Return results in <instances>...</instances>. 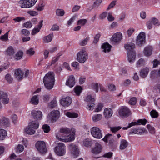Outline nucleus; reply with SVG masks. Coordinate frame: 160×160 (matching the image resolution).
Wrapping results in <instances>:
<instances>
[{
    "label": "nucleus",
    "mask_w": 160,
    "mask_h": 160,
    "mask_svg": "<svg viewBox=\"0 0 160 160\" xmlns=\"http://www.w3.org/2000/svg\"><path fill=\"white\" fill-rule=\"evenodd\" d=\"M60 131L62 137L65 138L64 139L62 138L57 135L56 137L58 140L64 142H71L74 139V130H72V132L71 133V131L69 129L67 128H62L60 129Z\"/></svg>",
    "instance_id": "nucleus-1"
},
{
    "label": "nucleus",
    "mask_w": 160,
    "mask_h": 160,
    "mask_svg": "<svg viewBox=\"0 0 160 160\" xmlns=\"http://www.w3.org/2000/svg\"><path fill=\"white\" fill-rule=\"evenodd\" d=\"M54 74L53 72H49L43 78V82L46 89L48 90L52 89L54 84Z\"/></svg>",
    "instance_id": "nucleus-2"
},
{
    "label": "nucleus",
    "mask_w": 160,
    "mask_h": 160,
    "mask_svg": "<svg viewBox=\"0 0 160 160\" xmlns=\"http://www.w3.org/2000/svg\"><path fill=\"white\" fill-rule=\"evenodd\" d=\"M36 2L35 0H20L18 3L22 8H28L32 7Z\"/></svg>",
    "instance_id": "nucleus-3"
},
{
    "label": "nucleus",
    "mask_w": 160,
    "mask_h": 160,
    "mask_svg": "<svg viewBox=\"0 0 160 160\" xmlns=\"http://www.w3.org/2000/svg\"><path fill=\"white\" fill-rule=\"evenodd\" d=\"M65 147L64 144L62 143H59L58 144V146L55 148L54 152L58 156H63L66 152Z\"/></svg>",
    "instance_id": "nucleus-4"
},
{
    "label": "nucleus",
    "mask_w": 160,
    "mask_h": 160,
    "mask_svg": "<svg viewBox=\"0 0 160 160\" xmlns=\"http://www.w3.org/2000/svg\"><path fill=\"white\" fill-rule=\"evenodd\" d=\"M88 58V54L86 51H80L77 54V60L81 63H83Z\"/></svg>",
    "instance_id": "nucleus-5"
},
{
    "label": "nucleus",
    "mask_w": 160,
    "mask_h": 160,
    "mask_svg": "<svg viewBox=\"0 0 160 160\" xmlns=\"http://www.w3.org/2000/svg\"><path fill=\"white\" fill-rule=\"evenodd\" d=\"M118 113L119 115L122 118H127L132 114L129 109L125 106L121 107L119 109Z\"/></svg>",
    "instance_id": "nucleus-6"
},
{
    "label": "nucleus",
    "mask_w": 160,
    "mask_h": 160,
    "mask_svg": "<svg viewBox=\"0 0 160 160\" xmlns=\"http://www.w3.org/2000/svg\"><path fill=\"white\" fill-rule=\"evenodd\" d=\"M145 35L143 32H141L138 35L136 40V44L139 47H142L145 42Z\"/></svg>",
    "instance_id": "nucleus-7"
},
{
    "label": "nucleus",
    "mask_w": 160,
    "mask_h": 160,
    "mask_svg": "<svg viewBox=\"0 0 160 160\" xmlns=\"http://www.w3.org/2000/svg\"><path fill=\"white\" fill-rule=\"evenodd\" d=\"M95 99L92 98V96L89 95L87 96L86 101L88 103L86 108L89 110H93L95 107V105L94 103Z\"/></svg>",
    "instance_id": "nucleus-8"
},
{
    "label": "nucleus",
    "mask_w": 160,
    "mask_h": 160,
    "mask_svg": "<svg viewBox=\"0 0 160 160\" xmlns=\"http://www.w3.org/2000/svg\"><path fill=\"white\" fill-rule=\"evenodd\" d=\"M91 133L92 136L97 139H101L102 137V134L100 129L97 127H92L91 130Z\"/></svg>",
    "instance_id": "nucleus-9"
},
{
    "label": "nucleus",
    "mask_w": 160,
    "mask_h": 160,
    "mask_svg": "<svg viewBox=\"0 0 160 160\" xmlns=\"http://www.w3.org/2000/svg\"><path fill=\"white\" fill-rule=\"evenodd\" d=\"M35 146L37 149L41 153H44L46 152L47 149L44 142L38 141L36 143Z\"/></svg>",
    "instance_id": "nucleus-10"
},
{
    "label": "nucleus",
    "mask_w": 160,
    "mask_h": 160,
    "mask_svg": "<svg viewBox=\"0 0 160 160\" xmlns=\"http://www.w3.org/2000/svg\"><path fill=\"white\" fill-rule=\"evenodd\" d=\"M122 39V35L121 33L117 32L112 36L111 40L112 44H118L120 43Z\"/></svg>",
    "instance_id": "nucleus-11"
},
{
    "label": "nucleus",
    "mask_w": 160,
    "mask_h": 160,
    "mask_svg": "<svg viewBox=\"0 0 160 160\" xmlns=\"http://www.w3.org/2000/svg\"><path fill=\"white\" fill-rule=\"evenodd\" d=\"M60 112L58 110L52 111L48 114L49 119L52 122H56L59 117Z\"/></svg>",
    "instance_id": "nucleus-12"
},
{
    "label": "nucleus",
    "mask_w": 160,
    "mask_h": 160,
    "mask_svg": "<svg viewBox=\"0 0 160 160\" xmlns=\"http://www.w3.org/2000/svg\"><path fill=\"white\" fill-rule=\"evenodd\" d=\"M69 147L71 153L74 158L79 156V151L78 146L75 144H71L69 145Z\"/></svg>",
    "instance_id": "nucleus-13"
},
{
    "label": "nucleus",
    "mask_w": 160,
    "mask_h": 160,
    "mask_svg": "<svg viewBox=\"0 0 160 160\" xmlns=\"http://www.w3.org/2000/svg\"><path fill=\"white\" fill-rule=\"evenodd\" d=\"M9 98L6 92L3 91H0V101L4 104H8L9 102Z\"/></svg>",
    "instance_id": "nucleus-14"
},
{
    "label": "nucleus",
    "mask_w": 160,
    "mask_h": 160,
    "mask_svg": "<svg viewBox=\"0 0 160 160\" xmlns=\"http://www.w3.org/2000/svg\"><path fill=\"white\" fill-rule=\"evenodd\" d=\"M160 24L157 19L153 18L148 21L147 24V26L148 29H150L152 28L153 25H159Z\"/></svg>",
    "instance_id": "nucleus-15"
},
{
    "label": "nucleus",
    "mask_w": 160,
    "mask_h": 160,
    "mask_svg": "<svg viewBox=\"0 0 160 160\" xmlns=\"http://www.w3.org/2000/svg\"><path fill=\"white\" fill-rule=\"evenodd\" d=\"M102 149L101 145L98 142L95 143L94 148L92 149V152L94 154H97L100 153Z\"/></svg>",
    "instance_id": "nucleus-16"
},
{
    "label": "nucleus",
    "mask_w": 160,
    "mask_h": 160,
    "mask_svg": "<svg viewBox=\"0 0 160 160\" xmlns=\"http://www.w3.org/2000/svg\"><path fill=\"white\" fill-rule=\"evenodd\" d=\"M60 102L62 106L64 107H68L71 103L72 100L70 97H67L61 100Z\"/></svg>",
    "instance_id": "nucleus-17"
},
{
    "label": "nucleus",
    "mask_w": 160,
    "mask_h": 160,
    "mask_svg": "<svg viewBox=\"0 0 160 160\" xmlns=\"http://www.w3.org/2000/svg\"><path fill=\"white\" fill-rule=\"evenodd\" d=\"M31 115L34 119L40 120L42 119V114L40 111L33 110L31 112Z\"/></svg>",
    "instance_id": "nucleus-18"
},
{
    "label": "nucleus",
    "mask_w": 160,
    "mask_h": 160,
    "mask_svg": "<svg viewBox=\"0 0 160 160\" xmlns=\"http://www.w3.org/2000/svg\"><path fill=\"white\" fill-rule=\"evenodd\" d=\"M136 52L135 51H128V60L130 62H133L135 60Z\"/></svg>",
    "instance_id": "nucleus-19"
},
{
    "label": "nucleus",
    "mask_w": 160,
    "mask_h": 160,
    "mask_svg": "<svg viewBox=\"0 0 160 160\" xmlns=\"http://www.w3.org/2000/svg\"><path fill=\"white\" fill-rule=\"evenodd\" d=\"M75 78L73 75L70 76L66 82V85L70 88H72L75 84Z\"/></svg>",
    "instance_id": "nucleus-20"
},
{
    "label": "nucleus",
    "mask_w": 160,
    "mask_h": 160,
    "mask_svg": "<svg viewBox=\"0 0 160 160\" xmlns=\"http://www.w3.org/2000/svg\"><path fill=\"white\" fill-rule=\"evenodd\" d=\"M15 75L17 79L21 80L23 78L24 72L21 70L20 69H17L15 72Z\"/></svg>",
    "instance_id": "nucleus-21"
},
{
    "label": "nucleus",
    "mask_w": 160,
    "mask_h": 160,
    "mask_svg": "<svg viewBox=\"0 0 160 160\" xmlns=\"http://www.w3.org/2000/svg\"><path fill=\"white\" fill-rule=\"evenodd\" d=\"M113 114V111L112 109L110 108H107L105 109L103 115L105 118H109L111 117Z\"/></svg>",
    "instance_id": "nucleus-22"
},
{
    "label": "nucleus",
    "mask_w": 160,
    "mask_h": 160,
    "mask_svg": "<svg viewBox=\"0 0 160 160\" xmlns=\"http://www.w3.org/2000/svg\"><path fill=\"white\" fill-rule=\"evenodd\" d=\"M43 22V21L42 20L40 21L39 22L38 25V27L35 28L33 29L32 32V35H34L39 32L40 29L42 26Z\"/></svg>",
    "instance_id": "nucleus-23"
},
{
    "label": "nucleus",
    "mask_w": 160,
    "mask_h": 160,
    "mask_svg": "<svg viewBox=\"0 0 160 160\" xmlns=\"http://www.w3.org/2000/svg\"><path fill=\"white\" fill-rule=\"evenodd\" d=\"M135 45L132 42H128L125 44L124 47L127 50H133L135 48Z\"/></svg>",
    "instance_id": "nucleus-24"
},
{
    "label": "nucleus",
    "mask_w": 160,
    "mask_h": 160,
    "mask_svg": "<svg viewBox=\"0 0 160 160\" xmlns=\"http://www.w3.org/2000/svg\"><path fill=\"white\" fill-rule=\"evenodd\" d=\"M28 125L32 128L37 129L39 126V123L37 121H33L29 122Z\"/></svg>",
    "instance_id": "nucleus-25"
},
{
    "label": "nucleus",
    "mask_w": 160,
    "mask_h": 160,
    "mask_svg": "<svg viewBox=\"0 0 160 160\" xmlns=\"http://www.w3.org/2000/svg\"><path fill=\"white\" fill-rule=\"evenodd\" d=\"M23 55V52L22 51H18L15 54L14 58L15 60L18 61L21 59Z\"/></svg>",
    "instance_id": "nucleus-26"
},
{
    "label": "nucleus",
    "mask_w": 160,
    "mask_h": 160,
    "mask_svg": "<svg viewBox=\"0 0 160 160\" xmlns=\"http://www.w3.org/2000/svg\"><path fill=\"white\" fill-rule=\"evenodd\" d=\"M149 71V68H145L141 70L140 76L142 78H145L147 76Z\"/></svg>",
    "instance_id": "nucleus-27"
},
{
    "label": "nucleus",
    "mask_w": 160,
    "mask_h": 160,
    "mask_svg": "<svg viewBox=\"0 0 160 160\" xmlns=\"http://www.w3.org/2000/svg\"><path fill=\"white\" fill-rule=\"evenodd\" d=\"M155 77H160V68L156 70H154L150 73V77L152 78Z\"/></svg>",
    "instance_id": "nucleus-28"
},
{
    "label": "nucleus",
    "mask_w": 160,
    "mask_h": 160,
    "mask_svg": "<svg viewBox=\"0 0 160 160\" xmlns=\"http://www.w3.org/2000/svg\"><path fill=\"white\" fill-rule=\"evenodd\" d=\"M128 143L125 139H122L120 141V149L121 150H123L126 148L128 146Z\"/></svg>",
    "instance_id": "nucleus-29"
},
{
    "label": "nucleus",
    "mask_w": 160,
    "mask_h": 160,
    "mask_svg": "<svg viewBox=\"0 0 160 160\" xmlns=\"http://www.w3.org/2000/svg\"><path fill=\"white\" fill-rule=\"evenodd\" d=\"M65 115L70 118H75L78 117V114L75 112H65Z\"/></svg>",
    "instance_id": "nucleus-30"
},
{
    "label": "nucleus",
    "mask_w": 160,
    "mask_h": 160,
    "mask_svg": "<svg viewBox=\"0 0 160 160\" xmlns=\"http://www.w3.org/2000/svg\"><path fill=\"white\" fill-rule=\"evenodd\" d=\"M90 39V37L87 36L86 38L79 41V45L81 46H84L86 45L89 41Z\"/></svg>",
    "instance_id": "nucleus-31"
},
{
    "label": "nucleus",
    "mask_w": 160,
    "mask_h": 160,
    "mask_svg": "<svg viewBox=\"0 0 160 160\" xmlns=\"http://www.w3.org/2000/svg\"><path fill=\"white\" fill-rule=\"evenodd\" d=\"M53 36L52 33H50L47 36L43 38V42H49L52 40Z\"/></svg>",
    "instance_id": "nucleus-32"
},
{
    "label": "nucleus",
    "mask_w": 160,
    "mask_h": 160,
    "mask_svg": "<svg viewBox=\"0 0 160 160\" xmlns=\"http://www.w3.org/2000/svg\"><path fill=\"white\" fill-rule=\"evenodd\" d=\"M30 103L34 105H37L39 103L38 95H35L32 98L30 101Z\"/></svg>",
    "instance_id": "nucleus-33"
},
{
    "label": "nucleus",
    "mask_w": 160,
    "mask_h": 160,
    "mask_svg": "<svg viewBox=\"0 0 160 160\" xmlns=\"http://www.w3.org/2000/svg\"><path fill=\"white\" fill-rule=\"evenodd\" d=\"M24 132L27 134L30 135L34 134L35 132V131L32 129V127H29V125H28V127H26L25 128Z\"/></svg>",
    "instance_id": "nucleus-34"
},
{
    "label": "nucleus",
    "mask_w": 160,
    "mask_h": 160,
    "mask_svg": "<svg viewBox=\"0 0 160 160\" xmlns=\"http://www.w3.org/2000/svg\"><path fill=\"white\" fill-rule=\"evenodd\" d=\"M57 104V101L55 100H52L48 104V107L52 109L56 107Z\"/></svg>",
    "instance_id": "nucleus-35"
},
{
    "label": "nucleus",
    "mask_w": 160,
    "mask_h": 160,
    "mask_svg": "<svg viewBox=\"0 0 160 160\" xmlns=\"http://www.w3.org/2000/svg\"><path fill=\"white\" fill-rule=\"evenodd\" d=\"M112 47V46L107 42L103 43L101 46L103 50H111Z\"/></svg>",
    "instance_id": "nucleus-36"
},
{
    "label": "nucleus",
    "mask_w": 160,
    "mask_h": 160,
    "mask_svg": "<svg viewBox=\"0 0 160 160\" xmlns=\"http://www.w3.org/2000/svg\"><path fill=\"white\" fill-rule=\"evenodd\" d=\"M7 135V132L6 131L3 129H0V140H3Z\"/></svg>",
    "instance_id": "nucleus-37"
},
{
    "label": "nucleus",
    "mask_w": 160,
    "mask_h": 160,
    "mask_svg": "<svg viewBox=\"0 0 160 160\" xmlns=\"http://www.w3.org/2000/svg\"><path fill=\"white\" fill-rule=\"evenodd\" d=\"M56 15L59 17H62L65 14V12L62 9H57L56 10Z\"/></svg>",
    "instance_id": "nucleus-38"
},
{
    "label": "nucleus",
    "mask_w": 160,
    "mask_h": 160,
    "mask_svg": "<svg viewBox=\"0 0 160 160\" xmlns=\"http://www.w3.org/2000/svg\"><path fill=\"white\" fill-rule=\"evenodd\" d=\"M102 118L101 114H97L94 115L92 117V120L94 122H96L100 120Z\"/></svg>",
    "instance_id": "nucleus-39"
},
{
    "label": "nucleus",
    "mask_w": 160,
    "mask_h": 160,
    "mask_svg": "<svg viewBox=\"0 0 160 160\" xmlns=\"http://www.w3.org/2000/svg\"><path fill=\"white\" fill-rule=\"evenodd\" d=\"M145 62V60L143 59L142 58H140L137 62L136 64V67L137 68H138L141 66H143L144 65Z\"/></svg>",
    "instance_id": "nucleus-40"
},
{
    "label": "nucleus",
    "mask_w": 160,
    "mask_h": 160,
    "mask_svg": "<svg viewBox=\"0 0 160 160\" xmlns=\"http://www.w3.org/2000/svg\"><path fill=\"white\" fill-rule=\"evenodd\" d=\"M83 144L86 147H91L92 144V141L88 139H86L83 141Z\"/></svg>",
    "instance_id": "nucleus-41"
},
{
    "label": "nucleus",
    "mask_w": 160,
    "mask_h": 160,
    "mask_svg": "<svg viewBox=\"0 0 160 160\" xmlns=\"http://www.w3.org/2000/svg\"><path fill=\"white\" fill-rule=\"evenodd\" d=\"M82 90V87L81 86H78L74 88V92L78 96L80 95Z\"/></svg>",
    "instance_id": "nucleus-42"
},
{
    "label": "nucleus",
    "mask_w": 160,
    "mask_h": 160,
    "mask_svg": "<svg viewBox=\"0 0 160 160\" xmlns=\"http://www.w3.org/2000/svg\"><path fill=\"white\" fill-rule=\"evenodd\" d=\"M87 22V20L85 19H83L79 20L78 21L77 23V25H80L81 26L84 25Z\"/></svg>",
    "instance_id": "nucleus-43"
},
{
    "label": "nucleus",
    "mask_w": 160,
    "mask_h": 160,
    "mask_svg": "<svg viewBox=\"0 0 160 160\" xmlns=\"http://www.w3.org/2000/svg\"><path fill=\"white\" fill-rule=\"evenodd\" d=\"M2 124L5 126L8 127L10 125V121L8 119L4 118L2 120Z\"/></svg>",
    "instance_id": "nucleus-44"
},
{
    "label": "nucleus",
    "mask_w": 160,
    "mask_h": 160,
    "mask_svg": "<svg viewBox=\"0 0 160 160\" xmlns=\"http://www.w3.org/2000/svg\"><path fill=\"white\" fill-rule=\"evenodd\" d=\"M44 6L45 4L43 3L42 2L38 5V6L36 7V9L39 11H42L44 9Z\"/></svg>",
    "instance_id": "nucleus-45"
},
{
    "label": "nucleus",
    "mask_w": 160,
    "mask_h": 160,
    "mask_svg": "<svg viewBox=\"0 0 160 160\" xmlns=\"http://www.w3.org/2000/svg\"><path fill=\"white\" fill-rule=\"evenodd\" d=\"M42 128L43 131L46 133H48L50 130L49 126L47 124L43 125L42 127Z\"/></svg>",
    "instance_id": "nucleus-46"
},
{
    "label": "nucleus",
    "mask_w": 160,
    "mask_h": 160,
    "mask_svg": "<svg viewBox=\"0 0 160 160\" xmlns=\"http://www.w3.org/2000/svg\"><path fill=\"white\" fill-rule=\"evenodd\" d=\"M24 148L23 146L22 145L19 144L16 148V151L17 152H20L23 151Z\"/></svg>",
    "instance_id": "nucleus-47"
},
{
    "label": "nucleus",
    "mask_w": 160,
    "mask_h": 160,
    "mask_svg": "<svg viewBox=\"0 0 160 160\" xmlns=\"http://www.w3.org/2000/svg\"><path fill=\"white\" fill-rule=\"evenodd\" d=\"M8 32H7L4 35H2L0 37V39L3 41H6L8 40Z\"/></svg>",
    "instance_id": "nucleus-48"
},
{
    "label": "nucleus",
    "mask_w": 160,
    "mask_h": 160,
    "mask_svg": "<svg viewBox=\"0 0 160 160\" xmlns=\"http://www.w3.org/2000/svg\"><path fill=\"white\" fill-rule=\"evenodd\" d=\"M5 78L8 83H11L13 80V78L11 77V75L9 74L6 75Z\"/></svg>",
    "instance_id": "nucleus-49"
},
{
    "label": "nucleus",
    "mask_w": 160,
    "mask_h": 160,
    "mask_svg": "<svg viewBox=\"0 0 160 160\" xmlns=\"http://www.w3.org/2000/svg\"><path fill=\"white\" fill-rule=\"evenodd\" d=\"M101 35L100 34L98 33L94 37V39L93 42V43L94 44H96L98 42Z\"/></svg>",
    "instance_id": "nucleus-50"
},
{
    "label": "nucleus",
    "mask_w": 160,
    "mask_h": 160,
    "mask_svg": "<svg viewBox=\"0 0 160 160\" xmlns=\"http://www.w3.org/2000/svg\"><path fill=\"white\" fill-rule=\"evenodd\" d=\"M150 115L153 118H157L158 115V113L156 110H152L150 112Z\"/></svg>",
    "instance_id": "nucleus-51"
},
{
    "label": "nucleus",
    "mask_w": 160,
    "mask_h": 160,
    "mask_svg": "<svg viewBox=\"0 0 160 160\" xmlns=\"http://www.w3.org/2000/svg\"><path fill=\"white\" fill-rule=\"evenodd\" d=\"M147 128L148 129L150 132L152 134H154L155 132L154 128L151 125L148 124L147 125Z\"/></svg>",
    "instance_id": "nucleus-52"
},
{
    "label": "nucleus",
    "mask_w": 160,
    "mask_h": 160,
    "mask_svg": "<svg viewBox=\"0 0 160 160\" xmlns=\"http://www.w3.org/2000/svg\"><path fill=\"white\" fill-rule=\"evenodd\" d=\"M153 67L156 68L157 67L158 65H160V61L158 60L157 59H155L152 62Z\"/></svg>",
    "instance_id": "nucleus-53"
},
{
    "label": "nucleus",
    "mask_w": 160,
    "mask_h": 160,
    "mask_svg": "<svg viewBox=\"0 0 160 160\" xmlns=\"http://www.w3.org/2000/svg\"><path fill=\"white\" fill-rule=\"evenodd\" d=\"M122 128L120 126H118L117 127H112L110 128V130L113 132L115 133L118 131Z\"/></svg>",
    "instance_id": "nucleus-54"
},
{
    "label": "nucleus",
    "mask_w": 160,
    "mask_h": 160,
    "mask_svg": "<svg viewBox=\"0 0 160 160\" xmlns=\"http://www.w3.org/2000/svg\"><path fill=\"white\" fill-rule=\"evenodd\" d=\"M77 17V15H74L67 22V24L69 26L75 20V18Z\"/></svg>",
    "instance_id": "nucleus-55"
},
{
    "label": "nucleus",
    "mask_w": 160,
    "mask_h": 160,
    "mask_svg": "<svg viewBox=\"0 0 160 160\" xmlns=\"http://www.w3.org/2000/svg\"><path fill=\"white\" fill-rule=\"evenodd\" d=\"M136 98L135 97H133L131 98L129 102V103L131 105H134L136 103Z\"/></svg>",
    "instance_id": "nucleus-56"
},
{
    "label": "nucleus",
    "mask_w": 160,
    "mask_h": 160,
    "mask_svg": "<svg viewBox=\"0 0 160 160\" xmlns=\"http://www.w3.org/2000/svg\"><path fill=\"white\" fill-rule=\"evenodd\" d=\"M107 19L109 22H112L114 20V18L112 16L111 12H109L108 15Z\"/></svg>",
    "instance_id": "nucleus-57"
},
{
    "label": "nucleus",
    "mask_w": 160,
    "mask_h": 160,
    "mask_svg": "<svg viewBox=\"0 0 160 160\" xmlns=\"http://www.w3.org/2000/svg\"><path fill=\"white\" fill-rule=\"evenodd\" d=\"M23 26L27 28H30L32 26V23L30 21L24 23Z\"/></svg>",
    "instance_id": "nucleus-58"
},
{
    "label": "nucleus",
    "mask_w": 160,
    "mask_h": 160,
    "mask_svg": "<svg viewBox=\"0 0 160 160\" xmlns=\"http://www.w3.org/2000/svg\"><path fill=\"white\" fill-rule=\"evenodd\" d=\"M103 107V104L102 103H99L98 104L97 107L95 110V112H98L101 111Z\"/></svg>",
    "instance_id": "nucleus-59"
},
{
    "label": "nucleus",
    "mask_w": 160,
    "mask_h": 160,
    "mask_svg": "<svg viewBox=\"0 0 160 160\" xmlns=\"http://www.w3.org/2000/svg\"><path fill=\"white\" fill-rule=\"evenodd\" d=\"M147 120L145 119H140L138 120L137 122L140 124L137 123V125H140V124L142 125H145L147 122Z\"/></svg>",
    "instance_id": "nucleus-60"
},
{
    "label": "nucleus",
    "mask_w": 160,
    "mask_h": 160,
    "mask_svg": "<svg viewBox=\"0 0 160 160\" xmlns=\"http://www.w3.org/2000/svg\"><path fill=\"white\" fill-rule=\"evenodd\" d=\"M116 1H112L109 5L107 9V10L108 11L111 8L113 7L116 4Z\"/></svg>",
    "instance_id": "nucleus-61"
},
{
    "label": "nucleus",
    "mask_w": 160,
    "mask_h": 160,
    "mask_svg": "<svg viewBox=\"0 0 160 160\" xmlns=\"http://www.w3.org/2000/svg\"><path fill=\"white\" fill-rule=\"evenodd\" d=\"M59 29V27L56 24H55L53 25L50 30L52 31H58Z\"/></svg>",
    "instance_id": "nucleus-62"
},
{
    "label": "nucleus",
    "mask_w": 160,
    "mask_h": 160,
    "mask_svg": "<svg viewBox=\"0 0 160 160\" xmlns=\"http://www.w3.org/2000/svg\"><path fill=\"white\" fill-rule=\"evenodd\" d=\"M140 133V130L137 128H135L131 130L130 134H138Z\"/></svg>",
    "instance_id": "nucleus-63"
},
{
    "label": "nucleus",
    "mask_w": 160,
    "mask_h": 160,
    "mask_svg": "<svg viewBox=\"0 0 160 160\" xmlns=\"http://www.w3.org/2000/svg\"><path fill=\"white\" fill-rule=\"evenodd\" d=\"M102 0H97L94 3L93 7L96 8L98 7L102 2Z\"/></svg>",
    "instance_id": "nucleus-64"
}]
</instances>
